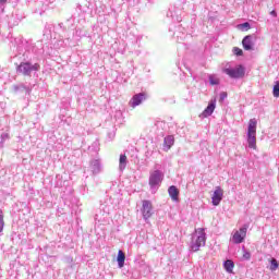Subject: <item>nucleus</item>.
<instances>
[{
  "mask_svg": "<svg viewBox=\"0 0 279 279\" xmlns=\"http://www.w3.org/2000/svg\"><path fill=\"white\" fill-rule=\"evenodd\" d=\"M243 258H244L245 260H250V258H252V254H250V252H247V251H244V253H243Z\"/></svg>",
  "mask_w": 279,
  "mask_h": 279,
  "instance_id": "25",
  "label": "nucleus"
},
{
  "mask_svg": "<svg viewBox=\"0 0 279 279\" xmlns=\"http://www.w3.org/2000/svg\"><path fill=\"white\" fill-rule=\"evenodd\" d=\"M226 97H228V94L226 92H222L220 94V101H223V99H226Z\"/></svg>",
  "mask_w": 279,
  "mask_h": 279,
  "instance_id": "27",
  "label": "nucleus"
},
{
  "mask_svg": "<svg viewBox=\"0 0 279 279\" xmlns=\"http://www.w3.org/2000/svg\"><path fill=\"white\" fill-rule=\"evenodd\" d=\"M221 199H223V189H221V186H216L211 196L213 206H219L221 204Z\"/></svg>",
  "mask_w": 279,
  "mask_h": 279,
  "instance_id": "7",
  "label": "nucleus"
},
{
  "mask_svg": "<svg viewBox=\"0 0 279 279\" xmlns=\"http://www.w3.org/2000/svg\"><path fill=\"white\" fill-rule=\"evenodd\" d=\"M14 93H32V88L25 84L13 85Z\"/></svg>",
  "mask_w": 279,
  "mask_h": 279,
  "instance_id": "12",
  "label": "nucleus"
},
{
  "mask_svg": "<svg viewBox=\"0 0 279 279\" xmlns=\"http://www.w3.org/2000/svg\"><path fill=\"white\" fill-rule=\"evenodd\" d=\"M162 178H163V174L159 170H155L150 173L149 186H150L151 191H157V189L162 183Z\"/></svg>",
  "mask_w": 279,
  "mask_h": 279,
  "instance_id": "5",
  "label": "nucleus"
},
{
  "mask_svg": "<svg viewBox=\"0 0 279 279\" xmlns=\"http://www.w3.org/2000/svg\"><path fill=\"white\" fill-rule=\"evenodd\" d=\"M233 53H234L235 56H243V50L240 49V48L234 47V48H233Z\"/></svg>",
  "mask_w": 279,
  "mask_h": 279,
  "instance_id": "23",
  "label": "nucleus"
},
{
  "mask_svg": "<svg viewBox=\"0 0 279 279\" xmlns=\"http://www.w3.org/2000/svg\"><path fill=\"white\" fill-rule=\"evenodd\" d=\"M204 245H206V231L204 228H198L192 233L190 248L192 252H199V247H204Z\"/></svg>",
  "mask_w": 279,
  "mask_h": 279,
  "instance_id": "1",
  "label": "nucleus"
},
{
  "mask_svg": "<svg viewBox=\"0 0 279 279\" xmlns=\"http://www.w3.org/2000/svg\"><path fill=\"white\" fill-rule=\"evenodd\" d=\"M40 71V64L38 63H29V62H22L17 66V73L25 75L27 77H32V73H38Z\"/></svg>",
  "mask_w": 279,
  "mask_h": 279,
  "instance_id": "3",
  "label": "nucleus"
},
{
  "mask_svg": "<svg viewBox=\"0 0 279 279\" xmlns=\"http://www.w3.org/2000/svg\"><path fill=\"white\" fill-rule=\"evenodd\" d=\"M270 16H278V13L276 12V10H272V11L270 12Z\"/></svg>",
  "mask_w": 279,
  "mask_h": 279,
  "instance_id": "28",
  "label": "nucleus"
},
{
  "mask_svg": "<svg viewBox=\"0 0 279 279\" xmlns=\"http://www.w3.org/2000/svg\"><path fill=\"white\" fill-rule=\"evenodd\" d=\"M5 3H8V0H0L1 5H5Z\"/></svg>",
  "mask_w": 279,
  "mask_h": 279,
  "instance_id": "29",
  "label": "nucleus"
},
{
  "mask_svg": "<svg viewBox=\"0 0 279 279\" xmlns=\"http://www.w3.org/2000/svg\"><path fill=\"white\" fill-rule=\"evenodd\" d=\"M7 138H10V135L8 134V133H3L2 135H1V143H3V141H7Z\"/></svg>",
  "mask_w": 279,
  "mask_h": 279,
  "instance_id": "26",
  "label": "nucleus"
},
{
  "mask_svg": "<svg viewBox=\"0 0 279 279\" xmlns=\"http://www.w3.org/2000/svg\"><path fill=\"white\" fill-rule=\"evenodd\" d=\"M209 84L211 86H218L219 77H217V75H209Z\"/></svg>",
  "mask_w": 279,
  "mask_h": 279,
  "instance_id": "19",
  "label": "nucleus"
},
{
  "mask_svg": "<svg viewBox=\"0 0 279 279\" xmlns=\"http://www.w3.org/2000/svg\"><path fill=\"white\" fill-rule=\"evenodd\" d=\"M223 73L229 75L232 80H241L245 77V68L243 65H236L235 68H225Z\"/></svg>",
  "mask_w": 279,
  "mask_h": 279,
  "instance_id": "4",
  "label": "nucleus"
},
{
  "mask_svg": "<svg viewBox=\"0 0 279 279\" xmlns=\"http://www.w3.org/2000/svg\"><path fill=\"white\" fill-rule=\"evenodd\" d=\"M5 222L3 221V211L0 210V232H3Z\"/></svg>",
  "mask_w": 279,
  "mask_h": 279,
  "instance_id": "22",
  "label": "nucleus"
},
{
  "mask_svg": "<svg viewBox=\"0 0 279 279\" xmlns=\"http://www.w3.org/2000/svg\"><path fill=\"white\" fill-rule=\"evenodd\" d=\"M278 267H279L278 260L276 258H272L270 260V271H276Z\"/></svg>",
  "mask_w": 279,
  "mask_h": 279,
  "instance_id": "20",
  "label": "nucleus"
},
{
  "mask_svg": "<svg viewBox=\"0 0 279 279\" xmlns=\"http://www.w3.org/2000/svg\"><path fill=\"white\" fill-rule=\"evenodd\" d=\"M245 236H247V226H244L239 230L234 231L231 241L235 245H239L245 241Z\"/></svg>",
  "mask_w": 279,
  "mask_h": 279,
  "instance_id": "6",
  "label": "nucleus"
},
{
  "mask_svg": "<svg viewBox=\"0 0 279 279\" xmlns=\"http://www.w3.org/2000/svg\"><path fill=\"white\" fill-rule=\"evenodd\" d=\"M257 121L255 118L251 119L248 121V126H247V143H248V147L250 149H256V125H257Z\"/></svg>",
  "mask_w": 279,
  "mask_h": 279,
  "instance_id": "2",
  "label": "nucleus"
},
{
  "mask_svg": "<svg viewBox=\"0 0 279 279\" xmlns=\"http://www.w3.org/2000/svg\"><path fill=\"white\" fill-rule=\"evenodd\" d=\"M118 267L122 269V267L125 265V253L123 251L118 252Z\"/></svg>",
  "mask_w": 279,
  "mask_h": 279,
  "instance_id": "16",
  "label": "nucleus"
},
{
  "mask_svg": "<svg viewBox=\"0 0 279 279\" xmlns=\"http://www.w3.org/2000/svg\"><path fill=\"white\" fill-rule=\"evenodd\" d=\"M253 36L252 35H248V36H245L242 40V45H243V48L245 49V51H253L254 50V41H253Z\"/></svg>",
  "mask_w": 279,
  "mask_h": 279,
  "instance_id": "11",
  "label": "nucleus"
},
{
  "mask_svg": "<svg viewBox=\"0 0 279 279\" xmlns=\"http://www.w3.org/2000/svg\"><path fill=\"white\" fill-rule=\"evenodd\" d=\"M272 95L274 97H279V82H277L276 85L274 86Z\"/></svg>",
  "mask_w": 279,
  "mask_h": 279,
  "instance_id": "21",
  "label": "nucleus"
},
{
  "mask_svg": "<svg viewBox=\"0 0 279 279\" xmlns=\"http://www.w3.org/2000/svg\"><path fill=\"white\" fill-rule=\"evenodd\" d=\"M173 143H174L173 135H168L163 140V145L167 148V150L171 149V146L173 145Z\"/></svg>",
  "mask_w": 279,
  "mask_h": 279,
  "instance_id": "17",
  "label": "nucleus"
},
{
  "mask_svg": "<svg viewBox=\"0 0 279 279\" xmlns=\"http://www.w3.org/2000/svg\"><path fill=\"white\" fill-rule=\"evenodd\" d=\"M223 267L228 274H232V269H234V262L228 259L223 263Z\"/></svg>",
  "mask_w": 279,
  "mask_h": 279,
  "instance_id": "18",
  "label": "nucleus"
},
{
  "mask_svg": "<svg viewBox=\"0 0 279 279\" xmlns=\"http://www.w3.org/2000/svg\"><path fill=\"white\" fill-rule=\"evenodd\" d=\"M126 167H128V156H125V154H121L119 159V170L125 171Z\"/></svg>",
  "mask_w": 279,
  "mask_h": 279,
  "instance_id": "15",
  "label": "nucleus"
},
{
  "mask_svg": "<svg viewBox=\"0 0 279 279\" xmlns=\"http://www.w3.org/2000/svg\"><path fill=\"white\" fill-rule=\"evenodd\" d=\"M215 108H217V99L214 98L209 101L208 106L206 107V109L201 113L199 117H202L203 119H208V117L213 116V112H215Z\"/></svg>",
  "mask_w": 279,
  "mask_h": 279,
  "instance_id": "9",
  "label": "nucleus"
},
{
  "mask_svg": "<svg viewBox=\"0 0 279 279\" xmlns=\"http://www.w3.org/2000/svg\"><path fill=\"white\" fill-rule=\"evenodd\" d=\"M90 170L94 175H97V173L101 171V163L99 162V160L95 159L90 162Z\"/></svg>",
  "mask_w": 279,
  "mask_h": 279,
  "instance_id": "13",
  "label": "nucleus"
},
{
  "mask_svg": "<svg viewBox=\"0 0 279 279\" xmlns=\"http://www.w3.org/2000/svg\"><path fill=\"white\" fill-rule=\"evenodd\" d=\"M168 193L172 199V202H178V195H180V191L174 185L168 189Z\"/></svg>",
  "mask_w": 279,
  "mask_h": 279,
  "instance_id": "14",
  "label": "nucleus"
},
{
  "mask_svg": "<svg viewBox=\"0 0 279 279\" xmlns=\"http://www.w3.org/2000/svg\"><path fill=\"white\" fill-rule=\"evenodd\" d=\"M241 29H245V32H247V29H250V23L245 22L243 24L240 25Z\"/></svg>",
  "mask_w": 279,
  "mask_h": 279,
  "instance_id": "24",
  "label": "nucleus"
},
{
  "mask_svg": "<svg viewBox=\"0 0 279 279\" xmlns=\"http://www.w3.org/2000/svg\"><path fill=\"white\" fill-rule=\"evenodd\" d=\"M146 99L147 98L145 97V94L143 93L136 94L130 100L129 106H131V108H136V106H141L143 101H145Z\"/></svg>",
  "mask_w": 279,
  "mask_h": 279,
  "instance_id": "10",
  "label": "nucleus"
},
{
  "mask_svg": "<svg viewBox=\"0 0 279 279\" xmlns=\"http://www.w3.org/2000/svg\"><path fill=\"white\" fill-rule=\"evenodd\" d=\"M142 215H143L145 221H147V219L151 218V215H154V207L151 205V202L143 201Z\"/></svg>",
  "mask_w": 279,
  "mask_h": 279,
  "instance_id": "8",
  "label": "nucleus"
}]
</instances>
